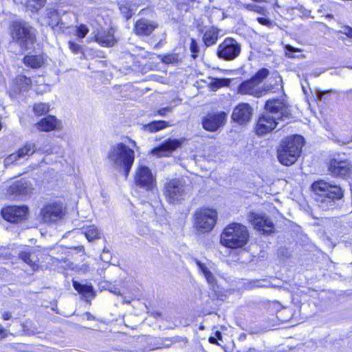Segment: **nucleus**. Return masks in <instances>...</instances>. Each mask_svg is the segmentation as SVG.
Listing matches in <instances>:
<instances>
[{
  "mask_svg": "<svg viewBox=\"0 0 352 352\" xmlns=\"http://www.w3.org/2000/svg\"><path fill=\"white\" fill-rule=\"evenodd\" d=\"M265 107L266 113L258 118L256 127L258 135L271 132L276 127L278 120H285L290 115L289 107L283 100H269Z\"/></svg>",
  "mask_w": 352,
  "mask_h": 352,
  "instance_id": "nucleus-1",
  "label": "nucleus"
},
{
  "mask_svg": "<svg viewBox=\"0 0 352 352\" xmlns=\"http://www.w3.org/2000/svg\"><path fill=\"white\" fill-rule=\"evenodd\" d=\"M107 157L112 167L119 172L129 175L135 160L134 151L123 143H117L110 146Z\"/></svg>",
  "mask_w": 352,
  "mask_h": 352,
  "instance_id": "nucleus-2",
  "label": "nucleus"
},
{
  "mask_svg": "<svg viewBox=\"0 0 352 352\" xmlns=\"http://www.w3.org/2000/svg\"><path fill=\"white\" fill-rule=\"evenodd\" d=\"M311 188L316 194L315 199L318 206L324 210L333 208L336 201L343 196L342 190L339 186L329 184L324 180L314 182Z\"/></svg>",
  "mask_w": 352,
  "mask_h": 352,
  "instance_id": "nucleus-3",
  "label": "nucleus"
},
{
  "mask_svg": "<svg viewBox=\"0 0 352 352\" xmlns=\"http://www.w3.org/2000/svg\"><path fill=\"white\" fill-rule=\"evenodd\" d=\"M304 144V138L299 135H292L284 139L278 151V160L285 166L295 163L299 157Z\"/></svg>",
  "mask_w": 352,
  "mask_h": 352,
  "instance_id": "nucleus-4",
  "label": "nucleus"
},
{
  "mask_svg": "<svg viewBox=\"0 0 352 352\" xmlns=\"http://www.w3.org/2000/svg\"><path fill=\"white\" fill-rule=\"evenodd\" d=\"M249 237V232L245 226L233 223L225 228L221 234L220 242L227 248L236 249L245 245Z\"/></svg>",
  "mask_w": 352,
  "mask_h": 352,
  "instance_id": "nucleus-5",
  "label": "nucleus"
},
{
  "mask_svg": "<svg viewBox=\"0 0 352 352\" xmlns=\"http://www.w3.org/2000/svg\"><path fill=\"white\" fill-rule=\"evenodd\" d=\"M217 219V212L210 208H201L195 213V227L200 232H210L214 228Z\"/></svg>",
  "mask_w": 352,
  "mask_h": 352,
  "instance_id": "nucleus-6",
  "label": "nucleus"
},
{
  "mask_svg": "<svg viewBox=\"0 0 352 352\" xmlns=\"http://www.w3.org/2000/svg\"><path fill=\"white\" fill-rule=\"evenodd\" d=\"M12 36L22 47L30 48L34 42V35L30 27L23 22H15L12 25Z\"/></svg>",
  "mask_w": 352,
  "mask_h": 352,
  "instance_id": "nucleus-7",
  "label": "nucleus"
},
{
  "mask_svg": "<svg viewBox=\"0 0 352 352\" xmlns=\"http://www.w3.org/2000/svg\"><path fill=\"white\" fill-rule=\"evenodd\" d=\"M164 195L170 204H175L184 199L186 190L183 182L179 179H172L167 182L164 186Z\"/></svg>",
  "mask_w": 352,
  "mask_h": 352,
  "instance_id": "nucleus-8",
  "label": "nucleus"
},
{
  "mask_svg": "<svg viewBox=\"0 0 352 352\" xmlns=\"http://www.w3.org/2000/svg\"><path fill=\"white\" fill-rule=\"evenodd\" d=\"M241 51V46L236 40L228 37L219 45L217 55L226 60H232L238 57Z\"/></svg>",
  "mask_w": 352,
  "mask_h": 352,
  "instance_id": "nucleus-9",
  "label": "nucleus"
},
{
  "mask_svg": "<svg viewBox=\"0 0 352 352\" xmlns=\"http://www.w3.org/2000/svg\"><path fill=\"white\" fill-rule=\"evenodd\" d=\"M47 19L48 25L52 28H58L60 30H63L65 28L69 27V19L72 17H74L72 13L63 12L60 15V12H58L54 9H50L47 10Z\"/></svg>",
  "mask_w": 352,
  "mask_h": 352,
  "instance_id": "nucleus-10",
  "label": "nucleus"
},
{
  "mask_svg": "<svg viewBox=\"0 0 352 352\" xmlns=\"http://www.w3.org/2000/svg\"><path fill=\"white\" fill-rule=\"evenodd\" d=\"M248 218L249 222L259 232L267 234L273 232L274 223L265 214L250 212Z\"/></svg>",
  "mask_w": 352,
  "mask_h": 352,
  "instance_id": "nucleus-11",
  "label": "nucleus"
},
{
  "mask_svg": "<svg viewBox=\"0 0 352 352\" xmlns=\"http://www.w3.org/2000/svg\"><path fill=\"white\" fill-rule=\"evenodd\" d=\"M248 218L249 222L259 232L267 234L273 232L274 223L265 214L250 212Z\"/></svg>",
  "mask_w": 352,
  "mask_h": 352,
  "instance_id": "nucleus-12",
  "label": "nucleus"
},
{
  "mask_svg": "<svg viewBox=\"0 0 352 352\" xmlns=\"http://www.w3.org/2000/svg\"><path fill=\"white\" fill-rule=\"evenodd\" d=\"M28 213V208L25 206H10L1 210L3 218L12 223H18L25 219Z\"/></svg>",
  "mask_w": 352,
  "mask_h": 352,
  "instance_id": "nucleus-13",
  "label": "nucleus"
},
{
  "mask_svg": "<svg viewBox=\"0 0 352 352\" xmlns=\"http://www.w3.org/2000/svg\"><path fill=\"white\" fill-rule=\"evenodd\" d=\"M182 142V139H166L159 146L153 148L151 153L159 157L168 156L173 151L180 147Z\"/></svg>",
  "mask_w": 352,
  "mask_h": 352,
  "instance_id": "nucleus-14",
  "label": "nucleus"
},
{
  "mask_svg": "<svg viewBox=\"0 0 352 352\" xmlns=\"http://www.w3.org/2000/svg\"><path fill=\"white\" fill-rule=\"evenodd\" d=\"M227 115L221 111L216 113H208L202 120V125L205 130L215 131L225 124Z\"/></svg>",
  "mask_w": 352,
  "mask_h": 352,
  "instance_id": "nucleus-15",
  "label": "nucleus"
},
{
  "mask_svg": "<svg viewBox=\"0 0 352 352\" xmlns=\"http://www.w3.org/2000/svg\"><path fill=\"white\" fill-rule=\"evenodd\" d=\"M36 151H41L43 153H48L49 149H45L44 148H37L34 143L27 142L22 148L19 149L16 153H12L5 159V166H8L10 164L13 163L14 162H16L18 160L24 157L25 155H31L33 153H34Z\"/></svg>",
  "mask_w": 352,
  "mask_h": 352,
  "instance_id": "nucleus-16",
  "label": "nucleus"
},
{
  "mask_svg": "<svg viewBox=\"0 0 352 352\" xmlns=\"http://www.w3.org/2000/svg\"><path fill=\"white\" fill-rule=\"evenodd\" d=\"M155 182L151 170L146 166L140 165L136 170L135 182L138 186L150 189Z\"/></svg>",
  "mask_w": 352,
  "mask_h": 352,
  "instance_id": "nucleus-17",
  "label": "nucleus"
},
{
  "mask_svg": "<svg viewBox=\"0 0 352 352\" xmlns=\"http://www.w3.org/2000/svg\"><path fill=\"white\" fill-rule=\"evenodd\" d=\"M352 165L348 160L333 159L329 164V170L333 176L346 177L351 173Z\"/></svg>",
  "mask_w": 352,
  "mask_h": 352,
  "instance_id": "nucleus-18",
  "label": "nucleus"
},
{
  "mask_svg": "<svg viewBox=\"0 0 352 352\" xmlns=\"http://www.w3.org/2000/svg\"><path fill=\"white\" fill-rule=\"evenodd\" d=\"M41 214L45 222L56 221L63 214L62 205L58 203L48 204L42 209Z\"/></svg>",
  "mask_w": 352,
  "mask_h": 352,
  "instance_id": "nucleus-19",
  "label": "nucleus"
},
{
  "mask_svg": "<svg viewBox=\"0 0 352 352\" xmlns=\"http://www.w3.org/2000/svg\"><path fill=\"white\" fill-rule=\"evenodd\" d=\"M252 115V109L248 103H240L233 110L232 118L240 124L249 122Z\"/></svg>",
  "mask_w": 352,
  "mask_h": 352,
  "instance_id": "nucleus-20",
  "label": "nucleus"
},
{
  "mask_svg": "<svg viewBox=\"0 0 352 352\" xmlns=\"http://www.w3.org/2000/svg\"><path fill=\"white\" fill-rule=\"evenodd\" d=\"M238 92L241 94H249L259 98L263 95L259 85L252 78L242 82L238 87Z\"/></svg>",
  "mask_w": 352,
  "mask_h": 352,
  "instance_id": "nucleus-21",
  "label": "nucleus"
},
{
  "mask_svg": "<svg viewBox=\"0 0 352 352\" xmlns=\"http://www.w3.org/2000/svg\"><path fill=\"white\" fill-rule=\"evenodd\" d=\"M41 250L40 247H25L19 253V257L32 269H35L38 266L36 264L38 259L34 255H38Z\"/></svg>",
  "mask_w": 352,
  "mask_h": 352,
  "instance_id": "nucleus-22",
  "label": "nucleus"
},
{
  "mask_svg": "<svg viewBox=\"0 0 352 352\" xmlns=\"http://www.w3.org/2000/svg\"><path fill=\"white\" fill-rule=\"evenodd\" d=\"M94 40L102 46L111 47L114 45L116 42L114 36V30L110 28L107 30L98 31L94 36Z\"/></svg>",
  "mask_w": 352,
  "mask_h": 352,
  "instance_id": "nucleus-23",
  "label": "nucleus"
},
{
  "mask_svg": "<svg viewBox=\"0 0 352 352\" xmlns=\"http://www.w3.org/2000/svg\"><path fill=\"white\" fill-rule=\"evenodd\" d=\"M157 27V24L154 21L141 19L138 20L135 25V32L137 35L148 36Z\"/></svg>",
  "mask_w": 352,
  "mask_h": 352,
  "instance_id": "nucleus-24",
  "label": "nucleus"
},
{
  "mask_svg": "<svg viewBox=\"0 0 352 352\" xmlns=\"http://www.w3.org/2000/svg\"><path fill=\"white\" fill-rule=\"evenodd\" d=\"M32 190L31 184L29 182L21 179L13 183L8 189L10 197L17 195H27Z\"/></svg>",
  "mask_w": 352,
  "mask_h": 352,
  "instance_id": "nucleus-25",
  "label": "nucleus"
},
{
  "mask_svg": "<svg viewBox=\"0 0 352 352\" xmlns=\"http://www.w3.org/2000/svg\"><path fill=\"white\" fill-rule=\"evenodd\" d=\"M60 122L53 116H48L36 124L38 130L41 131H51L59 129Z\"/></svg>",
  "mask_w": 352,
  "mask_h": 352,
  "instance_id": "nucleus-26",
  "label": "nucleus"
},
{
  "mask_svg": "<svg viewBox=\"0 0 352 352\" xmlns=\"http://www.w3.org/2000/svg\"><path fill=\"white\" fill-rule=\"evenodd\" d=\"M219 30L214 27H210L207 28L203 36V41L207 47L211 46L216 43Z\"/></svg>",
  "mask_w": 352,
  "mask_h": 352,
  "instance_id": "nucleus-27",
  "label": "nucleus"
},
{
  "mask_svg": "<svg viewBox=\"0 0 352 352\" xmlns=\"http://www.w3.org/2000/svg\"><path fill=\"white\" fill-rule=\"evenodd\" d=\"M195 261L197 267L199 269V271L204 274L208 283L210 285H211L214 290H215V287L217 286L215 276L212 274V272L209 270V269L206 267V265L204 263H201L200 261L197 259H195Z\"/></svg>",
  "mask_w": 352,
  "mask_h": 352,
  "instance_id": "nucleus-28",
  "label": "nucleus"
},
{
  "mask_svg": "<svg viewBox=\"0 0 352 352\" xmlns=\"http://www.w3.org/2000/svg\"><path fill=\"white\" fill-rule=\"evenodd\" d=\"M31 79L24 76H19L15 79L14 87L13 88L14 94H17L28 90L31 85Z\"/></svg>",
  "mask_w": 352,
  "mask_h": 352,
  "instance_id": "nucleus-29",
  "label": "nucleus"
},
{
  "mask_svg": "<svg viewBox=\"0 0 352 352\" xmlns=\"http://www.w3.org/2000/svg\"><path fill=\"white\" fill-rule=\"evenodd\" d=\"M82 232L89 241L98 239L101 237L102 231L95 225H87L82 228Z\"/></svg>",
  "mask_w": 352,
  "mask_h": 352,
  "instance_id": "nucleus-30",
  "label": "nucleus"
},
{
  "mask_svg": "<svg viewBox=\"0 0 352 352\" xmlns=\"http://www.w3.org/2000/svg\"><path fill=\"white\" fill-rule=\"evenodd\" d=\"M74 289L86 298L94 297V288L91 285L82 284L78 281H73Z\"/></svg>",
  "mask_w": 352,
  "mask_h": 352,
  "instance_id": "nucleus-31",
  "label": "nucleus"
},
{
  "mask_svg": "<svg viewBox=\"0 0 352 352\" xmlns=\"http://www.w3.org/2000/svg\"><path fill=\"white\" fill-rule=\"evenodd\" d=\"M25 65L32 68H38L43 63V58L41 56L27 55L23 58Z\"/></svg>",
  "mask_w": 352,
  "mask_h": 352,
  "instance_id": "nucleus-32",
  "label": "nucleus"
},
{
  "mask_svg": "<svg viewBox=\"0 0 352 352\" xmlns=\"http://www.w3.org/2000/svg\"><path fill=\"white\" fill-rule=\"evenodd\" d=\"M168 124L164 120L153 121L144 126L146 131L151 133L157 132L161 129H165Z\"/></svg>",
  "mask_w": 352,
  "mask_h": 352,
  "instance_id": "nucleus-33",
  "label": "nucleus"
},
{
  "mask_svg": "<svg viewBox=\"0 0 352 352\" xmlns=\"http://www.w3.org/2000/svg\"><path fill=\"white\" fill-rule=\"evenodd\" d=\"M119 8L120 12L126 19H130L136 10L135 5L133 4L131 2H125L124 3L120 4Z\"/></svg>",
  "mask_w": 352,
  "mask_h": 352,
  "instance_id": "nucleus-34",
  "label": "nucleus"
},
{
  "mask_svg": "<svg viewBox=\"0 0 352 352\" xmlns=\"http://www.w3.org/2000/svg\"><path fill=\"white\" fill-rule=\"evenodd\" d=\"M230 83L229 78H212L210 82V87L212 90H217L223 87H228Z\"/></svg>",
  "mask_w": 352,
  "mask_h": 352,
  "instance_id": "nucleus-35",
  "label": "nucleus"
},
{
  "mask_svg": "<svg viewBox=\"0 0 352 352\" xmlns=\"http://www.w3.org/2000/svg\"><path fill=\"white\" fill-rule=\"evenodd\" d=\"M45 0H27L25 2H21L25 6L31 11L38 10L43 6Z\"/></svg>",
  "mask_w": 352,
  "mask_h": 352,
  "instance_id": "nucleus-36",
  "label": "nucleus"
},
{
  "mask_svg": "<svg viewBox=\"0 0 352 352\" xmlns=\"http://www.w3.org/2000/svg\"><path fill=\"white\" fill-rule=\"evenodd\" d=\"M33 111L36 116H40L49 112L50 105L47 103H37L34 104Z\"/></svg>",
  "mask_w": 352,
  "mask_h": 352,
  "instance_id": "nucleus-37",
  "label": "nucleus"
},
{
  "mask_svg": "<svg viewBox=\"0 0 352 352\" xmlns=\"http://www.w3.org/2000/svg\"><path fill=\"white\" fill-rule=\"evenodd\" d=\"M270 72L266 68H262L259 69L255 75L252 77V78L257 82V84L260 85L262 81L267 77Z\"/></svg>",
  "mask_w": 352,
  "mask_h": 352,
  "instance_id": "nucleus-38",
  "label": "nucleus"
},
{
  "mask_svg": "<svg viewBox=\"0 0 352 352\" xmlns=\"http://www.w3.org/2000/svg\"><path fill=\"white\" fill-rule=\"evenodd\" d=\"M161 60L165 64H174L179 62V55L177 54H167L161 56Z\"/></svg>",
  "mask_w": 352,
  "mask_h": 352,
  "instance_id": "nucleus-39",
  "label": "nucleus"
},
{
  "mask_svg": "<svg viewBox=\"0 0 352 352\" xmlns=\"http://www.w3.org/2000/svg\"><path fill=\"white\" fill-rule=\"evenodd\" d=\"M273 78H274L275 85L272 87H269V85L267 84L265 85V89L266 91H274L275 89H278V87L282 88V78L280 77V76L278 73H276L275 74L274 76H273Z\"/></svg>",
  "mask_w": 352,
  "mask_h": 352,
  "instance_id": "nucleus-40",
  "label": "nucleus"
},
{
  "mask_svg": "<svg viewBox=\"0 0 352 352\" xmlns=\"http://www.w3.org/2000/svg\"><path fill=\"white\" fill-rule=\"evenodd\" d=\"M76 36L78 38H83L89 32V28L84 24L76 27Z\"/></svg>",
  "mask_w": 352,
  "mask_h": 352,
  "instance_id": "nucleus-41",
  "label": "nucleus"
},
{
  "mask_svg": "<svg viewBox=\"0 0 352 352\" xmlns=\"http://www.w3.org/2000/svg\"><path fill=\"white\" fill-rule=\"evenodd\" d=\"M285 50H286L285 55L288 58H299V57L303 56V55H302V54L295 55L294 53L300 52V50L299 49L295 48L291 45H286Z\"/></svg>",
  "mask_w": 352,
  "mask_h": 352,
  "instance_id": "nucleus-42",
  "label": "nucleus"
},
{
  "mask_svg": "<svg viewBox=\"0 0 352 352\" xmlns=\"http://www.w3.org/2000/svg\"><path fill=\"white\" fill-rule=\"evenodd\" d=\"M244 8L248 10L253 11L261 14H264L265 11L264 8L256 4H245L244 5Z\"/></svg>",
  "mask_w": 352,
  "mask_h": 352,
  "instance_id": "nucleus-43",
  "label": "nucleus"
},
{
  "mask_svg": "<svg viewBox=\"0 0 352 352\" xmlns=\"http://www.w3.org/2000/svg\"><path fill=\"white\" fill-rule=\"evenodd\" d=\"M190 50L192 53V56L193 58H195L197 56V54L199 52V47L197 41L194 39H191Z\"/></svg>",
  "mask_w": 352,
  "mask_h": 352,
  "instance_id": "nucleus-44",
  "label": "nucleus"
},
{
  "mask_svg": "<svg viewBox=\"0 0 352 352\" xmlns=\"http://www.w3.org/2000/svg\"><path fill=\"white\" fill-rule=\"evenodd\" d=\"M68 44L69 50L74 54H78L80 52L81 46L78 43H76L73 41H69Z\"/></svg>",
  "mask_w": 352,
  "mask_h": 352,
  "instance_id": "nucleus-45",
  "label": "nucleus"
},
{
  "mask_svg": "<svg viewBox=\"0 0 352 352\" xmlns=\"http://www.w3.org/2000/svg\"><path fill=\"white\" fill-rule=\"evenodd\" d=\"M257 21L260 24L265 25L267 27H270L272 25V22L270 19L266 18L258 17L257 18Z\"/></svg>",
  "mask_w": 352,
  "mask_h": 352,
  "instance_id": "nucleus-46",
  "label": "nucleus"
},
{
  "mask_svg": "<svg viewBox=\"0 0 352 352\" xmlns=\"http://www.w3.org/2000/svg\"><path fill=\"white\" fill-rule=\"evenodd\" d=\"M173 108L170 107L162 108L160 110H158V114L161 116H164L166 113V112H171Z\"/></svg>",
  "mask_w": 352,
  "mask_h": 352,
  "instance_id": "nucleus-47",
  "label": "nucleus"
},
{
  "mask_svg": "<svg viewBox=\"0 0 352 352\" xmlns=\"http://www.w3.org/2000/svg\"><path fill=\"white\" fill-rule=\"evenodd\" d=\"M8 336V331L0 324V340L5 338Z\"/></svg>",
  "mask_w": 352,
  "mask_h": 352,
  "instance_id": "nucleus-48",
  "label": "nucleus"
},
{
  "mask_svg": "<svg viewBox=\"0 0 352 352\" xmlns=\"http://www.w3.org/2000/svg\"><path fill=\"white\" fill-rule=\"evenodd\" d=\"M343 33L346 34L348 37L352 38V28L350 27H345L343 29Z\"/></svg>",
  "mask_w": 352,
  "mask_h": 352,
  "instance_id": "nucleus-49",
  "label": "nucleus"
},
{
  "mask_svg": "<svg viewBox=\"0 0 352 352\" xmlns=\"http://www.w3.org/2000/svg\"><path fill=\"white\" fill-rule=\"evenodd\" d=\"M11 313L10 312H5L2 315V318L4 320H10L11 318Z\"/></svg>",
  "mask_w": 352,
  "mask_h": 352,
  "instance_id": "nucleus-50",
  "label": "nucleus"
},
{
  "mask_svg": "<svg viewBox=\"0 0 352 352\" xmlns=\"http://www.w3.org/2000/svg\"><path fill=\"white\" fill-rule=\"evenodd\" d=\"M110 291L116 295H120V292L116 288L114 289H111Z\"/></svg>",
  "mask_w": 352,
  "mask_h": 352,
  "instance_id": "nucleus-51",
  "label": "nucleus"
},
{
  "mask_svg": "<svg viewBox=\"0 0 352 352\" xmlns=\"http://www.w3.org/2000/svg\"><path fill=\"white\" fill-rule=\"evenodd\" d=\"M209 341L211 343H214L215 342V338H210Z\"/></svg>",
  "mask_w": 352,
  "mask_h": 352,
  "instance_id": "nucleus-52",
  "label": "nucleus"
},
{
  "mask_svg": "<svg viewBox=\"0 0 352 352\" xmlns=\"http://www.w3.org/2000/svg\"><path fill=\"white\" fill-rule=\"evenodd\" d=\"M254 286H257V287H263V285H256V283H254Z\"/></svg>",
  "mask_w": 352,
  "mask_h": 352,
  "instance_id": "nucleus-53",
  "label": "nucleus"
},
{
  "mask_svg": "<svg viewBox=\"0 0 352 352\" xmlns=\"http://www.w3.org/2000/svg\"><path fill=\"white\" fill-rule=\"evenodd\" d=\"M318 97H319V98H322L321 92H319V93H318Z\"/></svg>",
  "mask_w": 352,
  "mask_h": 352,
  "instance_id": "nucleus-54",
  "label": "nucleus"
},
{
  "mask_svg": "<svg viewBox=\"0 0 352 352\" xmlns=\"http://www.w3.org/2000/svg\"><path fill=\"white\" fill-rule=\"evenodd\" d=\"M217 336H220L221 333L219 332H217Z\"/></svg>",
  "mask_w": 352,
  "mask_h": 352,
  "instance_id": "nucleus-55",
  "label": "nucleus"
}]
</instances>
